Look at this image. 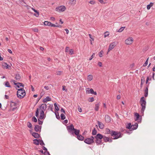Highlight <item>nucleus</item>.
<instances>
[{"label": "nucleus", "mask_w": 155, "mask_h": 155, "mask_svg": "<svg viewBox=\"0 0 155 155\" xmlns=\"http://www.w3.org/2000/svg\"><path fill=\"white\" fill-rule=\"evenodd\" d=\"M90 100H89V101L90 102H93L94 101V99L93 97H91L90 98Z\"/></svg>", "instance_id": "6e6d98bb"}, {"label": "nucleus", "mask_w": 155, "mask_h": 155, "mask_svg": "<svg viewBox=\"0 0 155 155\" xmlns=\"http://www.w3.org/2000/svg\"><path fill=\"white\" fill-rule=\"evenodd\" d=\"M39 142L40 144L41 145H45V144L44 143L43 141L42 140H40Z\"/></svg>", "instance_id": "49530a36"}, {"label": "nucleus", "mask_w": 155, "mask_h": 155, "mask_svg": "<svg viewBox=\"0 0 155 155\" xmlns=\"http://www.w3.org/2000/svg\"><path fill=\"white\" fill-rule=\"evenodd\" d=\"M14 84L17 86V87L18 88H19L20 87H24V85L22 83H14Z\"/></svg>", "instance_id": "aec40b11"}, {"label": "nucleus", "mask_w": 155, "mask_h": 155, "mask_svg": "<svg viewBox=\"0 0 155 155\" xmlns=\"http://www.w3.org/2000/svg\"><path fill=\"white\" fill-rule=\"evenodd\" d=\"M60 117L62 120H64L65 118V116L64 114H61Z\"/></svg>", "instance_id": "a19ab883"}, {"label": "nucleus", "mask_w": 155, "mask_h": 155, "mask_svg": "<svg viewBox=\"0 0 155 155\" xmlns=\"http://www.w3.org/2000/svg\"><path fill=\"white\" fill-rule=\"evenodd\" d=\"M148 85L147 86L146 88L144 90V96L145 97H147L148 96Z\"/></svg>", "instance_id": "b1692460"}, {"label": "nucleus", "mask_w": 155, "mask_h": 155, "mask_svg": "<svg viewBox=\"0 0 155 155\" xmlns=\"http://www.w3.org/2000/svg\"><path fill=\"white\" fill-rule=\"evenodd\" d=\"M103 135L100 134H97L94 137L95 139V142L97 145H101L103 143L102 139L103 138Z\"/></svg>", "instance_id": "f03ea898"}, {"label": "nucleus", "mask_w": 155, "mask_h": 155, "mask_svg": "<svg viewBox=\"0 0 155 155\" xmlns=\"http://www.w3.org/2000/svg\"><path fill=\"white\" fill-rule=\"evenodd\" d=\"M99 103L95 105V108L94 110L95 111H97L99 110Z\"/></svg>", "instance_id": "473e14b6"}, {"label": "nucleus", "mask_w": 155, "mask_h": 155, "mask_svg": "<svg viewBox=\"0 0 155 155\" xmlns=\"http://www.w3.org/2000/svg\"><path fill=\"white\" fill-rule=\"evenodd\" d=\"M94 137L91 136L90 137L84 139V141L85 143L88 144H91L94 142Z\"/></svg>", "instance_id": "423d86ee"}, {"label": "nucleus", "mask_w": 155, "mask_h": 155, "mask_svg": "<svg viewBox=\"0 0 155 155\" xmlns=\"http://www.w3.org/2000/svg\"><path fill=\"white\" fill-rule=\"evenodd\" d=\"M41 126L38 125H35L34 129L35 131L38 132L39 131H41Z\"/></svg>", "instance_id": "dca6fc26"}, {"label": "nucleus", "mask_w": 155, "mask_h": 155, "mask_svg": "<svg viewBox=\"0 0 155 155\" xmlns=\"http://www.w3.org/2000/svg\"><path fill=\"white\" fill-rule=\"evenodd\" d=\"M44 88L47 90L49 89V87L48 86H45Z\"/></svg>", "instance_id": "338daca9"}, {"label": "nucleus", "mask_w": 155, "mask_h": 155, "mask_svg": "<svg viewBox=\"0 0 155 155\" xmlns=\"http://www.w3.org/2000/svg\"><path fill=\"white\" fill-rule=\"evenodd\" d=\"M31 9L35 12L36 14H34V15L36 17H38L39 15V12H38V11L37 10L35 9V8H31Z\"/></svg>", "instance_id": "4be33fe9"}, {"label": "nucleus", "mask_w": 155, "mask_h": 155, "mask_svg": "<svg viewBox=\"0 0 155 155\" xmlns=\"http://www.w3.org/2000/svg\"><path fill=\"white\" fill-rule=\"evenodd\" d=\"M69 47H66L65 49V52H68L69 51Z\"/></svg>", "instance_id": "4d7b16f0"}, {"label": "nucleus", "mask_w": 155, "mask_h": 155, "mask_svg": "<svg viewBox=\"0 0 155 155\" xmlns=\"http://www.w3.org/2000/svg\"><path fill=\"white\" fill-rule=\"evenodd\" d=\"M74 54V51L73 49H71L69 50V54L72 55Z\"/></svg>", "instance_id": "09e8293b"}, {"label": "nucleus", "mask_w": 155, "mask_h": 155, "mask_svg": "<svg viewBox=\"0 0 155 155\" xmlns=\"http://www.w3.org/2000/svg\"><path fill=\"white\" fill-rule=\"evenodd\" d=\"M61 112H63L65 114V111L64 109L63 108H61Z\"/></svg>", "instance_id": "69168bd1"}, {"label": "nucleus", "mask_w": 155, "mask_h": 155, "mask_svg": "<svg viewBox=\"0 0 155 155\" xmlns=\"http://www.w3.org/2000/svg\"><path fill=\"white\" fill-rule=\"evenodd\" d=\"M145 82V78L144 77H143L141 80V84L140 87H142L143 84Z\"/></svg>", "instance_id": "c85d7f7f"}, {"label": "nucleus", "mask_w": 155, "mask_h": 155, "mask_svg": "<svg viewBox=\"0 0 155 155\" xmlns=\"http://www.w3.org/2000/svg\"><path fill=\"white\" fill-rule=\"evenodd\" d=\"M44 154L45 155H51L48 151H45Z\"/></svg>", "instance_id": "603ef678"}, {"label": "nucleus", "mask_w": 155, "mask_h": 155, "mask_svg": "<svg viewBox=\"0 0 155 155\" xmlns=\"http://www.w3.org/2000/svg\"><path fill=\"white\" fill-rule=\"evenodd\" d=\"M98 65L100 67H101L102 66V63L101 62H98Z\"/></svg>", "instance_id": "bf43d9fd"}, {"label": "nucleus", "mask_w": 155, "mask_h": 155, "mask_svg": "<svg viewBox=\"0 0 155 155\" xmlns=\"http://www.w3.org/2000/svg\"><path fill=\"white\" fill-rule=\"evenodd\" d=\"M38 123L39 125H41L43 124V121L40 120V119L38 120Z\"/></svg>", "instance_id": "3c124183"}, {"label": "nucleus", "mask_w": 155, "mask_h": 155, "mask_svg": "<svg viewBox=\"0 0 155 155\" xmlns=\"http://www.w3.org/2000/svg\"><path fill=\"white\" fill-rule=\"evenodd\" d=\"M27 126L29 128L31 127L32 125L30 122H28L27 123Z\"/></svg>", "instance_id": "de8ad7c7"}, {"label": "nucleus", "mask_w": 155, "mask_h": 155, "mask_svg": "<svg viewBox=\"0 0 155 155\" xmlns=\"http://www.w3.org/2000/svg\"><path fill=\"white\" fill-rule=\"evenodd\" d=\"M39 140H40L38 139H34L33 140V143L34 144L36 145H38L39 143Z\"/></svg>", "instance_id": "cd10ccee"}, {"label": "nucleus", "mask_w": 155, "mask_h": 155, "mask_svg": "<svg viewBox=\"0 0 155 155\" xmlns=\"http://www.w3.org/2000/svg\"><path fill=\"white\" fill-rule=\"evenodd\" d=\"M111 134V136L113 137L114 139H116L122 137L121 133L114 131Z\"/></svg>", "instance_id": "39448f33"}, {"label": "nucleus", "mask_w": 155, "mask_h": 155, "mask_svg": "<svg viewBox=\"0 0 155 155\" xmlns=\"http://www.w3.org/2000/svg\"><path fill=\"white\" fill-rule=\"evenodd\" d=\"M21 78V77L19 74H15V78L18 81H20Z\"/></svg>", "instance_id": "5701e85b"}, {"label": "nucleus", "mask_w": 155, "mask_h": 155, "mask_svg": "<svg viewBox=\"0 0 155 155\" xmlns=\"http://www.w3.org/2000/svg\"><path fill=\"white\" fill-rule=\"evenodd\" d=\"M42 149L46 151H47V149L44 146H43Z\"/></svg>", "instance_id": "e2e57ef3"}, {"label": "nucleus", "mask_w": 155, "mask_h": 155, "mask_svg": "<svg viewBox=\"0 0 155 155\" xmlns=\"http://www.w3.org/2000/svg\"><path fill=\"white\" fill-rule=\"evenodd\" d=\"M32 120L34 122H36L37 121V118L35 116L32 117Z\"/></svg>", "instance_id": "c03bdc74"}, {"label": "nucleus", "mask_w": 155, "mask_h": 155, "mask_svg": "<svg viewBox=\"0 0 155 155\" xmlns=\"http://www.w3.org/2000/svg\"><path fill=\"white\" fill-rule=\"evenodd\" d=\"M2 66L4 68L7 69L8 68V65L5 63H4L2 64Z\"/></svg>", "instance_id": "72a5a7b5"}, {"label": "nucleus", "mask_w": 155, "mask_h": 155, "mask_svg": "<svg viewBox=\"0 0 155 155\" xmlns=\"http://www.w3.org/2000/svg\"><path fill=\"white\" fill-rule=\"evenodd\" d=\"M44 25L46 26H48L51 27L54 26V24H52L51 22L45 21L44 22Z\"/></svg>", "instance_id": "4468645a"}, {"label": "nucleus", "mask_w": 155, "mask_h": 155, "mask_svg": "<svg viewBox=\"0 0 155 155\" xmlns=\"http://www.w3.org/2000/svg\"><path fill=\"white\" fill-rule=\"evenodd\" d=\"M105 121L107 123H109L111 121V118L108 115H105Z\"/></svg>", "instance_id": "6ab92c4d"}, {"label": "nucleus", "mask_w": 155, "mask_h": 155, "mask_svg": "<svg viewBox=\"0 0 155 155\" xmlns=\"http://www.w3.org/2000/svg\"><path fill=\"white\" fill-rule=\"evenodd\" d=\"M132 125L130 123H129L126 125V127L128 129H129L130 131Z\"/></svg>", "instance_id": "7c9ffc66"}, {"label": "nucleus", "mask_w": 155, "mask_h": 155, "mask_svg": "<svg viewBox=\"0 0 155 155\" xmlns=\"http://www.w3.org/2000/svg\"><path fill=\"white\" fill-rule=\"evenodd\" d=\"M40 115L39 116V119L42 120L45 117V115L44 114V112H40Z\"/></svg>", "instance_id": "a211bd4d"}, {"label": "nucleus", "mask_w": 155, "mask_h": 155, "mask_svg": "<svg viewBox=\"0 0 155 155\" xmlns=\"http://www.w3.org/2000/svg\"><path fill=\"white\" fill-rule=\"evenodd\" d=\"M50 20L51 21H54L55 20V18L54 17H51L50 18Z\"/></svg>", "instance_id": "0e129e2a"}, {"label": "nucleus", "mask_w": 155, "mask_h": 155, "mask_svg": "<svg viewBox=\"0 0 155 155\" xmlns=\"http://www.w3.org/2000/svg\"><path fill=\"white\" fill-rule=\"evenodd\" d=\"M97 122L98 125L100 129H103L104 128V125L102 123L98 121H97Z\"/></svg>", "instance_id": "2eb2a0df"}, {"label": "nucleus", "mask_w": 155, "mask_h": 155, "mask_svg": "<svg viewBox=\"0 0 155 155\" xmlns=\"http://www.w3.org/2000/svg\"><path fill=\"white\" fill-rule=\"evenodd\" d=\"M86 93L87 94H91L94 95H96L97 94L96 92L94 91L92 88L90 89L89 88H86Z\"/></svg>", "instance_id": "9d476101"}, {"label": "nucleus", "mask_w": 155, "mask_h": 155, "mask_svg": "<svg viewBox=\"0 0 155 155\" xmlns=\"http://www.w3.org/2000/svg\"><path fill=\"white\" fill-rule=\"evenodd\" d=\"M125 28V27H121L117 31V32H121L124 30Z\"/></svg>", "instance_id": "e433bc0d"}, {"label": "nucleus", "mask_w": 155, "mask_h": 155, "mask_svg": "<svg viewBox=\"0 0 155 155\" xmlns=\"http://www.w3.org/2000/svg\"><path fill=\"white\" fill-rule=\"evenodd\" d=\"M51 100V98L49 97H47L44 99L43 101V103H45L47 102L48 101H49Z\"/></svg>", "instance_id": "a878e982"}, {"label": "nucleus", "mask_w": 155, "mask_h": 155, "mask_svg": "<svg viewBox=\"0 0 155 155\" xmlns=\"http://www.w3.org/2000/svg\"><path fill=\"white\" fill-rule=\"evenodd\" d=\"M4 83H5L4 85L6 87H11V86L10 85V84L8 81H7L5 82Z\"/></svg>", "instance_id": "2f4dec72"}, {"label": "nucleus", "mask_w": 155, "mask_h": 155, "mask_svg": "<svg viewBox=\"0 0 155 155\" xmlns=\"http://www.w3.org/2000/svg\"><path fill=\"white\" fill-rule=\"evenodd\" d=\"M134 115L135 117V121L138 120V123L141 122V117L140 116L139 114L137 113H134Z\"/></svg>", "instance_id": "6e6552de"}, {"label": "nucleus", "mask_w": 155, "mask_h": 155, "mask_svg": "<svg viewBox=\"0 0 155 155\" xmlns=\"http://www.w3.org/2000/svg\"><path fill=\"white\" fill-rule=\"evenodd\" d=\"M95 54L94 53L92 54V55L90 57V58H89V60H91L93 58V56Z\"/></svg>", "instance_id": "5fc2aeb1"}, {"label": "nucleus", "mask_w": 155, "mask_h": 155, "mask_svg": "<svg viewBox=\"0 0 155 155\" xmlns=\"http://www.w3.org/2000/svg\"><path fill=\"white\" fill-rule=\"evenodd\" d=\"M54 108L57 111H58L59 110L58 107L57 106V104L56 103H55L54 104Z\"/></svg>", "instance_id": "37998d69"}, {"label": "nucleus", "mask_w": 155, "mask_h": 155, "mask_svg": "<svg viewBox=\"0 0 155 155\" xmlns=\"http://www.w3.org/2000/svg\"><path fill=\"white\" fill-rule=\"evenodd\" d=\"M54 113L55 114L56 118L58 119H60V117L59 115L58 112L57 111V112H55Z\"/></svg>", "instance_id": "4c0bfd02"}, {"label": "nucleus", "mask_w": 155, "mask_h": 155, "mask_svg": "<svg viewBox=\"0 0 155 155\" xmlns=\"http://www.w3.org/2000/svg\"><path fill=\"white\" fill-rule=\"evenodd\" d=\"M32 135L34 137L36 138H39L40 136V135L38 133L35 132L32 133Z\"/></svg>", "instance_id": "412c9836"}, {"label": "nucleus", "mask_w": 155, "mask_h": 155, "mask_svg": "<svg viewBox=\"0 0 155 155\" xmlns=\"http://www.w3.org/2000/svg\"><path fill=\"white\" fill-rule=\"evenodd\" d=\"M89 3L91 4H94L95 3V2L94 1H91L89 2Z\"/></svg>", "instance_id": "864d4df0"}, {"label": "nucleus", "mask_w": 155, "mask_h": 155, "mask_svg": "<svg viewBox=\"0 0 155 155\" xmlns=\"http://www.w3.org/2000/svg\"><path fill=\"white\" fill-rule=\"evenodd\" d=\"M76 0H70V3L71 5H74L76 4Z\"/></svg>", "instance_id": "c9c22d12"}, {"label": "nucleus", "mask_w": 155, "mask_h": 155, "mask_svg": "<svg viewBox=\"0 0 155 155\" xmlns=\"http://www.w3.org/2000/svg\"><path fill=\"white\" fill-rule=\"evenodd\" d=\"M66 9L64 5H61L57 7L55 10L59 12H64Z\"/></svg>", "instance_id": "0eeeda50"}, {"label": "nucleus", "mask_w": 155, "mask_h": 155, "mask_svg": "<svg viewBox=\"0 0 155 155\" xmlns=\"http://www.w3.org/2000/svg\"><path fill=\"white\" fill-rule=\"evenodd\" d=\"M113 130L110 131V130L108 128H106L105 129L106 133L108 134H110L111 136L112 133H113Z\"/></svg>", "instance_id": "393cba45"}, {"label": "nucleus", "mask_w": 155, "mask_h": 155, "mask_svg": "<svg viewBox=\"0 0 155 155\" xmlns=\"http://www.w3.org/2000/svg\"><path fill=\"white\" fill-rule=\"evenodd\" d=\"M47 108V105L45 104H42L39 107L40 112H44Z\"/></svg>", "instance_id": "1a4fd4ad"}, {"label": "nucleus", "mask_w": 155, "mask_h": 155, "mask_svg": "<svg viewBox=\"0 0 155 155\" xmlns=\"http://www.w3.org/2000/svg\"><path fill=\"white\" fill-rule=\"evenodd\" d=\"M149 59V57L147 58V60H146L145 62L143 64V66L145 67V66H147V65L148 63V61Z\"/></svg>", "instance_id": "ea45409f"}, {"label": "nucleus", "mask_w": 155, "mask_h": 155, "mask_svg": "<svg viewBox=\"0 0 155 155\" xmlns=\"http://www.w3.org/2000/svg\"><path fill=\"white\" fill-rule=\"evenodd\" d=\"M138 124L137 123H136L134 125H132L130 131H132L136 130L138 127Z\"/></svg>", "instance_id": "f3484780"}, {"label": "nucleus", "mask_w": 155, "mask_h": 155, "mask_svg": "<svg viewBox=\"0 0 155 155\" xmlns=\"http://www.w3.org/2000/svg\"><path fill=\"white\" fill-rule=\"evenodd\" d=\"M89 36L90 38L91 39V40H92V41H94V39L92 37L91 35L90 34H89Z\"/></svg>", "instance_id": "13d9d810"}, {"label": "nucleus", "mask_w": 155, "mask_h": 155, "mask_svg": "<svg viewBox=\"0 0 155 155\" xmlns=\"http://www.w3.org/2000/svg\"><path fill=\"white\" fill-rule=\"evenodd\" d=\"M78 111L80 112H81L82 111V110L81 108L79 106V107H78Z\"/></svg>", "instance_id": "052dcab7"}, {"label": "nucleus", "mask_w": 155, "mask_h": 155, "mask_svg": "<svg viewBox=\"0 0 155 155\" xmlns=\"http://www.w3.org/2000/svg\"><path fill=\"white\" fill-rule=\"evenodd\" d=\"M67 129L68 132L71 135L74 136L75 134L77 137V139L80 140H84V137L81 135L79 134L80 130L75 129L72 124L67 127Z\"/></svg>", "instance_id": "f257e3e1"}, {"label": "nucleus", "mask_w": 155, "mask_h": 155, "mask_svg": "<svg viewBox=\"0 0 155 155\" xmlns=\"http://www.w3.org/2000/svg\"><path fill=\"white\" fill-rule=\"evenodd\" d=\"M154 3L152 2L150 3V4L147 5V9L148 10H149L150 9V8L153 6Z\"/></svg>", "instance_id": "c756f323"}, {"label": "nucleus", "mask_w": 155, "mask_h": 155, "mask_svg": "<svg viewBox=\"0 0 155 155\" xmlns=\"http://www.w3.org/2000/svg\"><path fill=\"white\" fill-rule=\"evenodd\" d=\"M5 98L6 99H8L9 98V96L7 95H5Z\"/></svg>", "instance_id": "774afa93"}, {"label": "nucleus", "mask_w": 155, "mask_h": 155, "mask_svg": "<svg viewBox=\"0 0 155 155\" xmlns=\"http://www.w3.org/2000/svg\"><path fill=\"white\" fill-rule=\"evenodd\" d=\"M140 103L142 107L141 110L143 113L145 109L146 104V101L145 100V98L144 97H142L141 98Z\"/></svg>", "instance_id": "20e7f679"}, {"label": "nucleus", "mask_w": 155, "mask_h": 155, "mask_svg": "<svg viewBox=\"0 0 155 155\" xmlns=\"http://www.w3.org/2000/svg\"><path fill=\"white\" fill-rule=\"evenodd\" d=\"M133 41V39L132 37H129L125 41V43L126 44L129 45L131 44Z\"/></svg>", "instance_id": "9b49d317"}, {"label": "nucleus", "mask_w": 155, "mask_h": 155, "mask_svg": "<svg viewBox=\"0 0 155 155\" xmlns=\"http://www.w3.org/2000/svg\"><path fill=\"white\" fill-rule=\"evenodd\" d=\"M54 26H53L54 27H60V28L61 27V25H56L54 24Z\"/></svg>", "instance_id": "680f3d73"}, {"label": "nucleus", "mask_w": 155, "mask_h": 155, "mask_svg": "<svg viewBox=\"0 0 155 155\" xmlns=\"http://www.w3.org/2000/svg\"><path fill=\"white\" fill-rule=\"evenodd\" d=\"M26 93L23 88H20L18 90L17 93V97L19 98H23L25 95Z\"/></svg>", "instance_id": "7ed1b4c3"}, {"label": "nucleus", "mask_w": 155, "mask_h": 155, "mask_svg": "<svg viewBox=\"0 0 155 155\" xmlns=\"http://www.w3.org/2000/svg\"><path fill=\"white\" fill-rule=\"evenodd\" d=\"M116 46V44L115 42H113L110 44L108 49V52L112 50Z\"/></svg>", "instance_id": "ddd939ff"}, {"label": "nucleus", "mask_w": 155, "mask_h": 155, "mask_svg": "<svg viewBox=\"0 0 155 155\" xmlns=\"http://www.w3.org/2000/svg\"><path fill=\"white\" fill-rule=\"evenodd\" d=\"M35 116L37 117H38L39 116V108H37L35 112Z\"/></svg>", "instance_id": "58836bf2"}, {"label": "nucleus", "mask_w": 155, "mask_h": 155, "mask_svg": "<svg viewBox=\"0 0 155 155\" xmlns=\"http://www.w3.org/2000/svg\"><path fill=\"white\" fill-rule=\"evenodd\" d=\"M32 30L36 32H38V29L37 28H34L32 29Z\"/></svg>", "instance_id": "8fccbe9b"}, {"label": "nucleus", "mask_w": 155, "mask_h": 155, "mask_svg": "<svg viewBox=\"0 0 155 155\" xmlns=\"http://www.w3.org/2000/svg\"><path fill=\"white\" fill-rule=\"evenodd\" d=\"M97 133V131L95 128H94L92 131V134L93 135H94L96 134Z\"/></svg>", "instance_id": "f704fd0d"}, {"label": "nucleus", "mask_w": 155, "mask_h": 155, "mask_svg": "<svg viewBox=\"0 0 155 155\" xmlns=\"http://www.w3.org/2000/svg\"><path fill=\"white\" fill-rule=\"evenodd\" d=\"M62 71H57L56 72V74L58 75H60L62 74Z\"/></svg>", "instance_id": "79ce46f5"}, {"label": "nucleus", "mask_w": 155, "mask_h": 155, "mask_svg": "<svg viewBox=\"0 0 155 155\" xmlns=\"http://www.w3.org/2000/svg\"><path fill=\"white\" fill-rule=\"evenodd\" d=\"M103 137L102 139L105 142H108L110 143L112 142V139H109L108 137H107L103 135Z\"/></svg>", "instance_id": "f8f14e48"}, {"label": "nucleus", "mask_w": 155, "mask_h": 155, "mask_svg": "<svg viewBox=\"0 0 155 155\" xmlns=\"http://www.w3.org/2000/svg\"><path fill=\"white\" fill-rule=\"evenodd\" d=\"M103 53V51L102 50L99 53V55L100 57H102Z\"/></svg>", "instance_id": "a18cd8bd"}, {"label": "nucleus", "mask_w": 155, "mask_h": 155, "mask_svg": "<svg viewBox=\"0 0 155 155\" xmlns=\"http://www.w3.org/2000/svg\"><path fill=\"white\" fill-rule=\"evenodd\" d=\"M87 78L88 81H91L92 80L93 76L92 75L90 74L87 76Z\"/></svg>", "instance_id": "bb28decb"}]
</instances>
